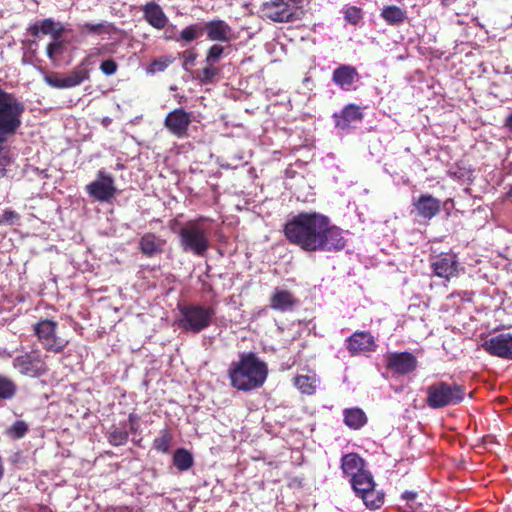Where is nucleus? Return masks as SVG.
<instances>
[{
	"mask_svg": "<svg viewBox=\"0 0 512 512\" xmlns=\"http://www.w3.org/2000/svg\"><path fill=\"white\" fill-rule=\"evenodd\" d=\"M129 434L125 429L116 428L109 433L108 441L113 446H122L128 441Z\"/></svg>",
	"mask_w": 512,
	"mask_h": 512,
	"instance_id": "obj_37",
	"label": "nucleus"
},
{
	"mask_svg": "<svg viewBox=\"0 0 512 512\" xmlns=\"http://www.w3.org/2000/svg\"><path fill=\"white\" fill-rule=\"evenodd\" d=\"M483 347L492 356L512 360V333H498L486 340Z\"/></svg>",
	"mask_w": 512,
	"mask_h": 512,
	"instance_id": "obj_10",
	"label": "nucleus"
},
{
	"mask_svg": "<svg viewBox=\"0 0 512 512\" xmlns=\"http://www.w3.org/2000/svg\"><path fill=\"white\" fill-rule=\"evenodd\" d=\"M90 71L88 68L84 66H77L71 73L68 75L52 79H47V82L50 86L58 89H66L72 88L80 85L85 80L89 79Z\"/></svg>",
	"mask_w": 512,
	"mask_h": 512,
	"instance_id": "obj_17",
	"label": "nucleus"
},
{
	"mask_svg": "<svg viewBox=\"0 0 512 512\" xmlns=\"http://www.w3.org/2000/svg\"><path fill=\"white\" fill-rule=\"evenodd\" d=\"M361 17V10L358 7L350 6L344 11L345 20L353 25H356Z\"/></svg>",
	"mask_w": 512,
	"mask_h": 512,
	"instance_id": "obj_41",
	"label": "nucleus"
},
{
	"mask_svg": "<svg viewBox=\"0 0 512 512\" xmlns=\"http://www.w3.org/2000/svg\"><path fill=\"white\" fill-rule=\"evenodd\" d=\"M507 195L512 198V185L510 186Z\"/></svg>",
	"mask_w": 512,
	"mask_h": 512,
	"instance_id": "obj_52",
	"label": "nucleus"
},
{
	"mask_svg": "<svg viewBox=\"0 0 512 512\" xmlns=\"http://www.w3.org/2000/svg\"><path fill=\"white\" fill-rule=\"evenodd\" d=\"M202 36V22H197L183 28L177 36H167L166 39L176 42L191 43Z\"/></svg>",
	"mask_w": 512,
	"mask_h": 512,
	"instance_id": "obj_26",
	"label": "nucleus"
},
{
	"mask_svg": "<svg viewBox=\"0 0 512 512\" xmlns=\"http://www.w3.org/2000/svg\"><path fill=\"white\" fill-rule=\"evenodd\" d=\"M296 304L294 296L286 290L275 289L271 297V308L277 311L286 312L293 309Z\"/></svg>",
	"mask_w": 512,
	"mask_h": 512,
	"instance_id": "obj_25",
	"label": "nucleus"
},
{
	"mask_svg": "<svg viewBox=\"0 0 512 512\" xmlns=\"http://www.w3.org/2000/svg\"><path fill=\"white\" fill-rule=\"evenodd\" d=\"M458 261L455 254H441L432 262V269L436 276L450 279L457 274Z\"/></svg>",
	"mask_w": 512,
	"mask_h": 512,
	"instance_id": "obj_19",
	"label": "nucleus"
},
{
	"mask_svg": "<svg viewBox=\"0 0 512 512\" xmlns=\"http://www.w3.org/2000/svg\"><path fill=\"white\" fill-rule=\"evenodd\" d=\"M144 19L155 29H163L168 23V17L156 2H148L142 7Z\"/></svg>",
	"mask_w": 512,
	"mask_h": 512,
	"instance_id": "obj_20",
	"label": "nucleus"
},
{
	"mask_svg": "<svg viewBox=\"0 0 512 512\" xmlns=\"http://www.w3.org/2000/svg\"><path fill=\"white\" fill-rule=\"evenodd\" d=\"M179 313V328L183 331L197 334L212 324L213 318L216 315V309L213 306L188 304L180 306Z\"/></svg>",
	"mask_w": 512,
	"mask_h": 512,
	"instance_id": "obj_5",
	"label": "nucleus"
},
{
	"mask_svg": "<svg viewBox=\"0 0 512 512\" xmlns=\"http://www.w3.org/2000/svg\"><path fill=\"white\" fill-rule=\"evenodd\" d=\"M191 122V113L186 112L183 108H176L167 114L164 126L172 135L183 138L187 135Z\"/></svg>",
	"mask_w": 512,
	"mask_h": 512,
	"instance_id": "obj_11",
	"label": "nucleus"
},
{
	"mask_svg": "<svg viewBox=\"0 0 512 512\" xmlns=\"http://www.w3.org/2000/svg\"><path fill=\"white\" fill-rule=\"evenodd\" d=\"M286 239L306 252H338L345 248L343 230L331 225L329 217L317 212H301L284 226Z\"/></svg>",
	"mask_w": 512,
	"mask_h": 512,
	"instance_id": "obj_1",
	"label": "nucleus"
},
{
	"mask_svg": "<svg viewBox=\"0 0 512 512\" xmlns=\"http://www.w3.org/2000/svg\"><path fill=\"white\" fill-rule=\"evenodd\" d=\"M215 65H207L199 72L198 79L204 83L209 84L212 83L215 76L218 73V70L214 67Z\"/></svg>",
	"mask_w": 512,
	"mask_h": 512,
	"instance_id": "obj_39",
	"label": "nucleus"
},
{
	"mask_svg": "<svg viewBox=\"0 0 512 512\" xmlns=\"http://www.w3.org/2000/svg\"><path fill=\"white\" fill-rule=\"evenodd\" d=\"M62 48V43L60 42V38H53V41L50 42L47 46V56L50 59L54 58V54Z\"/></svg>",
	"mask_w": 512,
	"mask_h": 512,
	"instance_id": "obj_45",
	"label": "nucleus"
},
{
	"mask_svg": "<svg viewBox=\"0 0 512 512\" xmlns=\"http://www.w3.org/2000/svg\"><path fill=\"white\" fill-rule=\"evenodd\" d=\"M363 117L360 107L355 104L346 105L340 113H334L336 127L347 129L351 122L359 121Z\"/></svg>",
	"mask_w": 512,
	"mask_h": 512,
	"instance_id": "obj_22",
	"label": "nucleus"
},
{
	"mask_svg": "<svg viewBox=\"0 0 512 512\" xmlns=\"http://www.w3.org/2000/svg\"><path fill=\"white\" fill-rule=\"evenodd\" d=\"M20 219V215L11 209H6L0 214V225H14Z\"/></svg>",
	"mask_w": 512,
	"mask_h": 512,
	"instance_id": "obj_40",
	"label": "nucleus"
},
{
	"mask_svg": "<svg viewBox=\"0 0 512 512\" xmlns=\"http://www.w3.org/2000/svg\"><path fill=\"white\" fill-rule=\"evenodd\" d=\"M165 241L157 237L154 233H146L139 240V250L146 257H154L161 254Z\"/></svg>",
	"mask_w": 512,
	"mask_h": 512,
	"instance_id": "obj_23",
	"label": "nucleus"
},
{
	"mask_svg": "<svg viewBox=\"0 0 512 512\" xmlns=\"http://www.w3.org/2000/svg\"><path fill=\"white\" fill-rule=\"evenodd\" d=\"M385 363L389 370L399 375L411 373L417 367L416 357L407 351L388 353Z\"/></svg>",
	"mask_w": 512,
	"mask_h": 512,
	"instance_id": "obj_12",
	"label": "nucleus"
},
{
	"mask_svg": "<svg viewBox=\"0 0 512 512\" xmlns=\"http://www.w3.org/2000/svg\"><path fill=\"white\" fill-rule=\"evenodd\" d=\"M107 27H110V24L107 22L100 23H84L80 25V32L82 34H102L103 30Z\"/></svg>",
	"mask_w": 512,
	"mask_h": 512,
	"instance_id": "obj_38",
	"label": "nucleus"
},
{
	"mask_svg": "<svg viewBox=\"0 0 512 512\" xmlns=\"http://www.w3.org/2000/svg\"><path fill=\"white\" fill-rule=\"evenodd\" d=\"M207 219H198L186 222L178 231L179 245L183 252L197 257H205L210 248L211 229Z\"/></svg>",
	"mask_w": 512,
	"mask_h": 512,
	"instance_id": "obj_4",
	"label": "nucleus"
},
{
	"mask_svg": "<svg viewBox=\"0 0 512 512\" xmlns=\"http://www.w3.org/2000/svg\"><path fill=\"white\" fill-rule=\"evenodd\" d=\"M347 349L351 355H357L361 352L373 351L376 347L375 339L371 333L366 331H357L347 339Z\"/></svg>",
	"mask_w": 512,
	"mask_h": 512,
	"instance_id": "obj_18",
	"label": "nucleus"
},
{
	"mask_svg": "<svg viewBox=\"0 0 512 512\" xmlns=\"http://www.w3.org/2000/svg\"><path fill=\"white\" fill-rule=\"evenodd\" d=\"M29 426L23 420L15 421L6 429V435L12 440L22 439L28 432Z\"/></svg>",
	"mask_w": 512,
	"mask_h": 512,
	"instance_id": "obj_35",
	"label": "nucleus"
},
{
	"mask_svg": "<svg viewBox=\"0 0 512 512\" xmlns=\"http://www.w3.org/2000/svg\"><path fill=\"white\" fill-rule=\"evenodd\" d=\"M381 15L387 23L392 25L403 22L406 17L405 11L395 5L385 7Z\"/></svg>",
	"mask_w": 512,
	"mask_h": 512,
	"instance_id": "obj_33",
	"label": "nucleus"
},
{
	"mask_svg": "<svg viewBox=\"0 0 512 512\" xmlns=\"http://www.w3.org/2000/svg\"><path fill=\"white\" fill-rule=\"evenodd\" d=\"M17 390L18 387L11 378L0 375V405L6 401L12 400Z\"/></svg>",
	"mask_w": 512,
	"mask_h": 512,
	"instance_id": "obj_30",
	"label": "nucleus"
},
{
	"mask_svg": "<svg viewBox=\"0 0 512 512\" xmlns=\"http://www.w3.org/2000/svg\"><path fill=\"white\" fill-rule=\"evenodd\" d=\"M110 122H111V119H110V118H108V117H105V118L103 119V124H104L105 126H107Z\"/></svg>",
	"mask_w": 512,
	"mask_h": 512,
	"instance_id": "obj_51",
	"label": "nucleus"
},
{
	"mask_svg": "<svg viewBox=\"0 0 512 512\" xmlns=\"http://www.w3.org/2000/svg\"><path fill=\"white\" fill-rule=\"evenodd\" d=\"M172 439L170 431L166 428L162 429L159 436L153 441V448L162 454H168L170 453Z\"/></svg>",
	"mask_w": 512,
	"mask_h": 512,
	"instance_id": "obj_32",
	"label": "nucleus"
},
{
	"mask_svg": "<svg viewBox=\"0 0 512 512\" xmlns=\"http://www.w3.org/2000/svg\"><path fill=\"white\" fill-rule=\"evenodd\" d=\"M341 469L344 475L351 478L365 470V460L357 453H348L341 458Z\"/></svg>",
	"mask_w": 512,
	"mask_h": 512,
	"instance_id": "obj_24",
	"label": "nucleus"
},
{
	"mask_svg": "<svg viewBox=\"0 0 512 512\" xmlns=\"http://www.w3.org/2000/svg\"><path fill=\"white\" fill-rule=\"evenodd\" d=\"M344 423L351 429L358 430L367 422L364 411L360 408H347L343 411Z\"/></svg>",
	"mask_w": 512,
	"mask_h": 512,
	"instance_id": "obj_29",
	"label": "nucleus"
},
{
	"mask_svg": "<svg viewBox=\"0 0 512 512\" xmlns=\"http://www.w3.org/2000/svg\"><path fill=\"white\" fill-rule=\"evenodd\" d=\"M116 187L112 175L104 170H99L96 179L86 186V192L98 202H109L115 197Z\"/></svg>",
	"mask_w": 512,
	"mask_h": 512,
	"instance_id": "obj_9",
	"label": "nucleus"
},
{
	"mask_svg": "<svg viewBox=\"0 0 512 512\" xmlns=\"http://www.w3.org/2000/svg\"><path fill=\"white\" fill-rule=\"evenodd\" d=\"M365 506L370 510H376L384 503V493L373 487L371 490L359 495Z\"/></svg>",
	"mask_w": 512,
	"mask_h": 512,
	"instance_id": "obj_31",
	"label": "nucleus"
},
{
	"mask_svg": "<svg viewBox=\"0 0 512 512\" xmlns=\"http://www.w3.org/2000/svg\"><path fill=\"white\" fill-rule=\"evenodd\" d=\"M263 14L274 22H290L294 19L293 7L285 0H272L263 6Z\"/></svg>",
	"mask_w": 512,
	"mask_h": 512,
	"instance_id": "obj_15",
	"label": "nucleus"
},
{
	"mask_svg": "<svg viewBox=\"0 0 512 512\" xmlns=\"http://www.w3.org/2000/svg\"><path fill=\"white\" fill-rule=\"evenodd\" d=\"M22 455L20 452H16L14 453L11 457H10V461L12 463H17L20 459H21Z\"/></svg>",
	"mask_w": 512,
	"mask_h": 512,
	"instance_id": "obj_49",
	"label": "nucleus"
},
{
	"mask_svg": "<svg viewBox=\"0 0 512 512\" xmlns=\"http://www.w3.org/2000/svg\"><path fill=\"white\" fill-rule=\"evenodd\" d=\"M172 463L179 472H187L194 465L193 454L186 448H177L172 455Z\"/></svg>",
	"mask_w": 512,
	"mask_h": 512,
	"instance_id": "obj_28",
	"label": "nucleus"
},
{
	"mask_svg": "<svg viewBox=\"0 0 512 512\" xmlns=\"http://www.w3.org/2000/svg\"><path fill=\"white\" fill-rule=\"evenodd\" d=\"M225 53V48L220 44H213L206 53L204 60L207 65H216L220 62Z\"/></svg>",
	"mask_w": 512,
	"mask_h": 512,
	"instance_id": "obj_36",
	"label": "nucleus"
},
{
	"mask_svg": "<svg viewBox=\"0 0 512 512\" xmlns=\"http://www.w3.org/2000/svg\"><path fill=\"white\" fill-rule=\"evenodd\" d=\"M104 47H94L89 50L87 56L82 60L79 66H84L87 68L89 65H93L95 63L94 58L103 55Z\"/></svg>",
	"mask_w": 512,
	"mask_h": 512,
	"instance_id": "obj_42",
	"label": "nucleus"
},
{
	"mask_svg": "<svg viewBox=\"0 0 512 512\" xmlns=\"http://www.w3.org/2000/svg\"><path fill=\"white\" fill-rule=\"evenodd\" d=\"M167 36H173V35H172L171 33H166L165 38H166Z\"/></svg>",
	"mask_w": 512,
	"mask_h": 512,
	"instance_id": "obj_53",
	"label": "nucleus"
},
{
	"mask_svg": "<svg viewBox=\"0 0 512 512\" xmlns=\"http://www.w3.org/2000/svg\"><path fill=\"white\" fill-rule=\"evenodd\" d=\"M357 69L349 64H340L332 73V82L343 91H354L360 81Z\"/></svg>",
	"mask_w": 512,
	"mask_h": 512,
	"instance_id": "obj_13",
	"label": "nucleus"
},
{
	"mask_svg": "<svg viewBox=\"0 0 512 512\" xmlns=\"http://www.w3.org/2000/svg\"><path fill=\"white\" fill-rule=\"evenodd\" d=\"M183 69L188 71L189 67L194 65V62L197 58V54L193 50H187L183 52Z\"/></svg>",
	"mask_w": 512,
	"mask_h": 512,
	"instance_id": "obj_44",
	"label": "nucleus"
},
{
	"mask_svg": "<svg viewBox=\"0 0 512 512\" xmlns=\"http://www.w3.org/2000/svg\"><path fill=\"white\" fill-rule=\"evenodd\" d=\"M504 127L509 132H512V112L505 118V120H504Z\"/></svg>",
	"mask_w": 512,
	"mask_h": 512,
	"instance_id": "obj_48",
	"label": "nucleus"
},
{
	"mask_svg": "<svg viewBox=\"0 0 512 512\" xmlns=\"http://www.w3.org/2000/svg\"><path fill=\"white\" fill-rule=\"evenodd\" d=\"M13 368L21 375L37 378L47 372L46 362L39 350L23 352L13 359Z\"/></svg>",
	"mask_w": 512,
	"mask_h": 512,
	"instance_id": "obj_8",
	"label": "nucleus"
},
{
	"mask_svg": "<svg viewBox=\"0 0 512 512\" xmlns=\"http://www.w3.org/2000/svg\"><path fill=\"white\" fill-rule=\"evenodd\" d=\"M27 30L34 37L42 33L44 35H51L52 38H61L64 28L61 23L55 22L52 18H46L39 24H31Z\"/></svg>",
	"mask_w": 512,
	"mask_h": 512,
	"instance_id": "obj_21",
	"label": "nucleus"
},
{
	"mask_svg": "<svg viewBox=\"0 0 512 512\" xmlns=\"http://www.w3.org/2000/svg\"><path fill=\"white\" fill-rule=\"evenodd\" d=\"M136 417L134 414H130L129 415V421L131 422V430L134 431L135 430V427H134V421H135Z\"/></svg>",
	"mask_w": 512,
	"mask_h": 512,
	"instance_id": "obj_50",
	"label": "nucleus"
},
{
	"mask_svg": "<svg viewBox=\"0 0 512 512\" xmlns=\"http://www.w3.org/2000/svg\"><path fill=\"white\" fill-rule=\"evenodd\" d=\"M316 379L315 377L308 375H299L295 377L294 384L303 394L312 395L316 391Z\"/></svg>",
	"mask_w": 512,
	"mask_h": 512,
	"instance_id": "obj_34",
	"label": "nucleus"
},
{
	"mask_svg": "<svg viewBox=\"0 0 512 512\" xmlns=\"http://www.w3.org/2000/svg\"><path fill=\"white\" fill-rule=\"evenodd\" d=\"M117 69H118V64L116 63V61L114 59H111V58L102 61V63L100 64V70L106 76L114 75L116 73Z\"/></svg>",
	"mask_w": 512,
	"mask_h": 512,
	"instance_id": "obj_43",
	"label": "nucleus"
},
{
	"mask_svg": "<svg viewBox=\"0 0 512 512\" xmlns=\"http://www.w3.org/2000/svg\"><path fill=\"white\" fill-rule=\"evenodd\" d=\"M417 497V493L414 491L406 490L402 493V498L407 501H413Z\"/></svg>",
	"mask_w": 512,
	"mask_h": 512,
	"instance_id": "obj_47",
	"label": "nucleus"
},
{
	"mask_svg": "<svg viewBox=\"0 0 512 512\" xmlns=\"http://www.w3.org/2000/svg\"><path fill=\"white\" fill-rule=\"evenodd\" d=\"M413 211L423 220H431L435 217L441 208V201L431 194H421L413 199Z\"/></svg>",
	"mask_w": 512,
	"mask_h": 512,
	"instance_id": "obj_16",
	"label": "nucleus"
},
{
	"mask_svg": "<svg viewBox=\"0 0 512 512\" xmlns=\"http://www.w3.org/2000/svg\"><path fill=\"white\" fill-rule=\"evenodd\" d=\"M203 34L212 42L230 43L234 36L231 26L221 19L202 22Z\"/></svg>",
	"mask_w": 512,
	"mask_h": 512,
	"instance_id": "obj_14",
	"label": "nucleus"
},
{
	"mask_svg": "<svg viewBox=\"0 0 512 512\" xmlns=\"http://www.w3.org/2000/svg\"><path fill=\"white\" fill-rule=\"evenodd\" d=\"M152 67H153L154 71H158V72L164 71L167 68V63L162 62V61H154L152 63Z\"/></svg>",
	"mask_w": 512,
	"mask_h": 512,
	"instance_id": "obj_46",
	"label": "nucleus"
},
{
	"mask_svg": "<svg viewBox=\"0 0 512 512\" xmlns=\"http://www.w3.org/2000/svg\"><path fill=\"white\" fill-rule=\"evenodd\" d=\"M57 326V322L49 319L40 320L34 325L35 335L43 348L48 352L60 353L68 344L67 340L57 336Z\"/></svg>",
	"mask_w": 512,
	"mask_h": 512,
	"instance_id": "obj_7",
	"label": "nucleus"
},
{
	"mask_svg": "<svg viewBox=\"0 0 512 512\" xmlns=\"http://www.w3.org/2000/svg\"><path fill=\"white\" fill-rule=\"evenodd\" d=\"M24 113V103L0 87V155L21 129ZM8 164L9 158L0 156V178L5 176Z\"/></svg>",
	"mask_w": 512,
	"mask_h": 512,
	"instance_id": "obj_3",
	"label": "nucleus"
},
{
	"mask_svg": "<svg viewBox=\"0 0 512 512\" xmlns=\"http://www.w3.org/2000/svg\"><path fill=\"white\" fill-rule=\"evenodd\" d=\"M230 385L242 392L259 389L268 376V366L254 352H242L227 370Z\"/></svg>",
	"mask_w": 512,
	"mask_h": 512,
	"instance_id": "obj_2",
	"label": "nucleus"
},
{
	"mask_svg": "<svg viewBox=\"0 0 512 512\" xmlns=\"http://www.w3.org/2000/svg\"><path fill=\"white\" fill-rule=\"evenodd\" d=\"M426 395V404L432 409H440L461 403L466 391L462 385L440 381L428 386Z\"/></svg>",
	"mask_w": 512,
	"mask_h": 512,
	"instance_id": "obj_6",
	"label": "nucleus"
},
{
	"mask_svg": "<svg viewBox=\"0 0 512 512\" xmlns=\"http://www.w3.org/2000/svg\"><path fill=\"white\" fill-rule=\"evenodd\" d=\"M351 486L357 496L371 490L375 487V482L372 474L368 470H364L361 473L354 475L351 479Z\"/></svg>",
	"mask_w": 512,
	"mask_h": 512,
	"instance_id": "obj_27",
	"label": "nucleus"
}]
</instances>
